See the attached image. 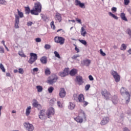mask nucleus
<instances>
[{"label":"nucleus","instance_id":"obj_9","mask_svg":"<svg viewBox=\"0 0 131 131\" xmlns=\"http://www.w3.org/2000/svg\"><path fill=\"white\" fill-rule=\"evenodd\" d=\"M55 114V109L53 107L49 108L47 112L46 115L48 117V118H50L52 116V115H54Z\"/></svg>","mask_w":131,"mask_h":131},{"label":"nucleus","instance_id":"obj_47","mask_svg":"<svg viewBox=\"0 0 131 131\" xmlns=\"http://www.w3.org/2000/svg\"><path fill=\"white\" fill-rule=\"evenodd\" d=\"M90 88H91V85L87 84L85 86V91H89L90 90Z\"/></svg>","mask_w":131,"mask_h":131},{"label":"nucleus","instance_id":"obj_13","mask_svg":"<svg viewBox=\"0 0 131 131\" xmlns=\"http://www.w3.org/2000/svg\"><path fill=\"white\" fill-rule=\"evenodd\" d=\"M55 20L57 22H61L62 21V16L61 14L57 12L54 16Z\"/></svg>","mask_w":131,"mask_h":131},{"label":"nucleus","instance_id":"obj_55","mask_svg":"<svg viewBox=\"0 0 131 131\" xmlns=\"http://www.w3.org/2000/svg\"><path fill=\"white\" fill-rule=\"evenodd\" d=\"M89 78L90 79V80H94V78L93 77V76L92 75H90L89 76Z\"/></svg>","mask_w":131,"mask_h":131},{"label":"nucleus","instance_id":"obj_15","mask_svg":"<svg viewBox=\"0 0 131 131\" xmlns=\"http://www.w3.org/2000/svg\"><path fill=\"white\" fill-rule=\"evenodd\" d=\"M76 79L79 85H81V84L83 83V80L82 79V77L80 76H77L76 77Z\"/></svg>","mask_w":131,"mask_h":131},{"label":"nucleus","instance_id":"obj_40","mask_svg":"<svg viewBox=\"0 0 131 131\" xmlns=\"http://www.w3.org/2000/svg\"><path fill=\"white\" fill-rule=\"evenodd\" d=\"M54 91V87L53 86H50L49 89H48V92L49 93H50V94L53 93V91Z\"/></svg>","mask_w":131,"mask_h":131},{"label":"nucleus","instance_id":"obj_44","mask_svg":"<svg viewBox=\"0 0 131 131\" xmlns=\"http://www.w3.org/2000/svg\"><path fill=\"white\" fill-rule=\"evenodd\" d=\"M0 5H7V1L5 0H0Z\"/></svg>","mask_w":131,"mask_h":131},{"label":"nucleus","instance_id":"obj_14","mask_svg":"<svg viewBox=\"0 0 131 131\" xmlns=\"http://www.w3.org/2000/svg\"><path fill=\"white\" fill-rule=\"evenodd\" d=\"M75 6H79V7L82 9H85V5L84 4V3H82L79 0H75Z\"/></svg>","mask_w":131,"mask_h":131},{"label":"nucleus","instance_id":"obj_16","mask_svg":"<svg viewBox=\"0 0 131 131\" xmlns=\"http://www.w3.org/2000/svg\"><path fill=\"white\" fill-rule=\"evenodd\" d=\"M59 97L60 98H64L66 96V91L64 88H60L59 91Z\"/></svg>","mask_w":131,"mask_h":131},{"label":"nucleus","instance_id":"obj_33","mask_svg":"<svg viewBox=\"0 0 131 131\" xmlns=\"http://www.w3.org/2000/svg\"><path fill=\"white\" fill-rule=\"evenodd\" d=\"M18 55L20 56V57H23V58H26V55L24 54V53L22 51H19Z\"/></svg>","mask_w":131,"mask_h":131},{"label":"nucleus","instance_id":"obj_21","mask_svg":"<svg viewBox=\"0 0 131 131\" xmlns=\"http://www.w3.org/2000/svg\"><path fill=\"white\" fill-rule=\"evenodd\" d=\"M40 60L42 64H47V63H48V58H47L46 56L42 57Z\"/></svg>","mask_w":131,"mask_h":131},{"label":"nucleus","instance_id":"obj_1","mask_svg":"<svg viewBox=\"0 0 131 131\" xmlns=\"http://www.w3.org/2000/svg\"><path fill=\"white\" fill-rule=\"evenodd\" d=\"M74 120L78 122V123H82L83 122V119L86 120V116H85V113L82 110H80L78 111V116L74 118Z\"/></svg>","mask_w":131,"mask_h":131},{"label":"nucleus","instance_id":"obj_23","mask_svg":"<svg viewBox=\"0 0 131 131\" xmlns=\"http://www.w3.org/2000/svg\"><path fill=\"white\" fill-rule=\"evenodd\" d=\"M83 63L84 65L85 66H90V64H91V60L90 59H85L83 61Z\"/></svg>","mask_w":131,"mask_h":131},{"label":"nucleus","instance_id":"obj_49","mask_svg":"<svg viewBox=\"0 0 131 131\" xmlns=\"http://www.w3.org/2000/svg\"><path fill=\"white\" fill-rule=\"evenodd\" d=\"M124 5L127 6L129 4V0H124Z\"/></svg>","mask_w":131,"mask_h":131},{"label":"nucleus","instance_id":"obj_48","mask_svg":"<svg viewBox=\"0 0 131 131\" xmlns=\"http://www.w3.org/2000/svg\"><path fill=\"white\" fill-rule=\"evenodd\" d=\"M81 103H83L84 107H85V106H88V105H89V102L85 101L84 100Z\"/></svg>","mask_w":131,"mask_h":131},{"label":"nucleus","instance_id":"obj_45","mask_svg":"<svg viewBox=\"0 0 131 131\" xmlns=\"http://www.w3.org/2000/svg\"><path fill=\"white\" fill-rule=\"evenodd\" d=\"M41 17L43 20V21H47V19H48V17L47 16H45V15L41 14Z\"/></svg>","mask_w":131,"mask_h":131},{"label":"nucleus","instance_id":"obj_38","mask_svg":"<svg viewBox=\"0 0 131 131\" xmlns=\"http://www.w3.org/2000/svg\"><path fill=\"white\" fill-rule=\"evenodd\" d=\"M51 27L52 29H53V30L56 29V26H55V24H54L53 20L52 21H51Z\"/></svg>","mask_w":131,"mask_h":131},{"label":"nucleus","instance_id":"obj_39","mask_svg":"<svg viewBox=\"0 0 131 131\" xmlns=\"http://www.w3.org/2000/svg\"><path fill=\"white\" fill-rule=\"evenodd\" d=\"M18 73H19V74H24V70L22 68H19L18 69Z\"/></svg>","mask_w":131,"mask_h":131},{"label":"nucleus","instance_id":"obj_54","mask_svg":"<svg viewBox=\"0 0 131 131\" xmlns=\"http://www.w3.org/2000/svg\"><path fill=\"white\" fill-rule=\"evenodd\" d=\"M112 11L113 12H116L117 11V9L116 8V7H113L112 8Z\"/></svg>","mask_w":131,"mask_h":131},{"label":"nucleus","instance_id":"obj_5","mask_svg":"<svg viewBox=\"0 0 131 131\" xmlns=\"http://www.w3.org/2000/svg\"><path fill=\"white\" fill-rule=\"evenodd\" d=\"M30 56L31 57L28 61L30 64H32L33 63H34V62H35V61L37 60V54L33 53H30Z\"/></svg>","mask_w":131,"mask_h":131},{"label":"nucleus","instance_id":"obj_17","mask_svg":"<svg viewBox=\"0 0 131 131\" xmlns=\"http://www.w3.org/2000/svg\"><path fill=\"white\" fill-rule=\"evenodd\" d=\"M15 28H19V18L18 15L15 14Z\"/></svg>","mask_w":131,"mask_h":131},{"label":"nucleus","instance_id":"obj_63","mask_svg":"<svg viewBox=\"0 0 131 131\" xmlns=\"http://www.w3.org/2000/svg\"><path fill=\"white\" fill-rule=\"evenodd\" d=\"M13 72H14V73H17V72H18V70H14Z\"/></svg>","mask_w":131,"mask_h":131},{"label":"nucleus","instance_id":"obj_4","mask_svg":"<svg viewBox=\"0 0 131 131\" xmlns=\"http://www.w3.org/2000/svg\"><path fill=\"white\" fill-rule=\"evenodd\" d=\"M54 40L56 43H59V45H64L65 43V38L63 37L56 36L54 37Z\"/></svg>","mask_w":131,"mask_h":131},{"label":"nucleus","instance_id":"obj_52","mask_svg":"<svg viewBox=\"0 0 131 131\" xmlns=\"http://www.w3.org/2000/svg\"><path fill=\"white\" fill-rule=\"evenodd\" d=\"M36 42H40L41 41V39L40 38H36L35 39Z\"/></svg>","mask_w":131,"mask_h":131},{"label":"nucleus","instance_id":"obj_29","mask_svg":"<svg viewBox=\"0 0 131 131\" xmlns=\"http://www.w3.org/2000/svg\"><path fill=\"white\" fill-rule=\"evenodd\" d=\"M126 45L124 43H123L121 45L120 47L121 51H125V50H126Z\"/></svg>","mask_w":131,"mask_h":131},{"label":"nucleus","instance_id":"obj_43","mask_svg":"<svg viewBox=\"0 0 131 131\" xmlns=\"http://www.w3.org/2000/svg\"><path fill=\"white\" fill-rule=\"evenodd\" d=\"M99 51H100V55H101V56H103V57H105V56H106V53L103 52V50L100 49Z\"/></svg>","mask_w":131,"mask_h":131},{"label":"nucleus","instance_id":"obj_57","mask_svg":"<svg viewBox=\"0 0 131 131\" xmlns=\"http://www.w3.org/2000/svg\"><path fill=\"white\" fill-rule=\"evenodd\" d=\"M76 21H77V22H78V23H79L80 24H81V20L79 19L78 18H76Z\"/></svg>","mask_w":131,"mask_h":131},{"label":"nucleus","instance_id":"obj_35","mask_svg":"<svg viewBox=\"0 0 131 131\" xmlns=\"http://www.w3.org/2000/svg\"><path fill=\"white\" fill-rule=\"evenodd\" d=\"M54 54L55 57H56V58H58V59H61V56H60V54H59L58 52L54 51Z\"/></svg>","mask_w":131,"mask_h":131},{"label":"nucleus","instance_id":"obj_19","mask_svg":"<svg viewBox=\"0 0 131 131\" xmlns=\"http://www.w3.org/2000/svg\"><path fill=\"white\" fill-rule=\"evenodd\" d=\"M112 101L114 105H116V104H118V97H117L116 95H114L112 98Z\"/></svg>","mask_w":131,"mask_h":131},{"label":"nucleus","instance_id":"obj_56","mask_svg":"<svg viewBox=\"0 0 131 131\" xmlns=\"http://www.w3.org/2000/svg\"><path fill=\"white\" fill-rule=\"evenodd\" d=\"M32 24H33V23L31 21H29L27 23L28 26H31V25H32Z\"/></svg>","mask_w":131,"mask_h":131},{"label":"nucleus","instance_id":"obj_30","mask_svg":"<svg viewBox=\"0 0 131 131\" xmlns=\"http://www.w3.org/2000/svg\"><path fill=\"white\" fill-rule=\"evenodd\" d=\"M36 89L38 93H41V92H42V90H43L42 86L40 85H38V86H36Z\"/></svg>","mask_w":131,"mask_h":131},{"label":"nucleus","instance_id":"obj_37","mask_svg":"<svg viewBox=\"0 0 131 131\" xmlns=\"http://www.w3.org/2000/svg\"><path fill=\"white\" fill-rule=\"evenodd\" d=\"M79 41H80L82 45H84V46H86V41L82 39H79Z\"/></svg>","mask_w":131,"mask_h":131},{"label":"nucleus","instance_id":"obj_7","mask_svg":"<svg viewBox=\"0 0 131 131\" xmlns=\"http://www.w3.org/2000/svg\"><path fill=\"white\" fill-rule=\"evenodd\" d=\"M101 95L104 97L105 100H109L110 99V96H111V94L108 92L106 90H104L101 91Z\"/></svg>","mask_w":131,"mask_h":131},{"label":"nucleus","instance_id":"obj_32","mask_svg":"<svg viewBox=\"0 0 131 131\" xmlns=\"http://www.w3.org/2000/svg\"><path fill=\"white\" fill-rule=\"evenodd\" d=\"M45 74L46 75H50V74H51V71L50 70V69L47 68L45 70Z\"/></svg>","mask_w":131,"mask_h":131},{"label":"nucleus","instance_id":"obj_53","mask_svg":"<svg viewBox=\"0 0 131 131\" xmlns=\"http://www.w3.org/2000/svg\"><path fill=\"white\" fill-rule=\"evenodd\" d=\"M78 57H79V55H74L72 57V59H73V60H74V59H76V58H78Z\"/></svg>","mask_w":131,"mask_h":131},{"label":"nucleus","instance_id":"obj_3","mask_svg":"<svg viewBox=\"0 0 131 131\" xmlns=\"http://www.w3.org/2000/svg\"><path fill=\"white\" fill-rule=\"evenodd\" d=\"M59 78L58 76L55 74H52L50 76H49L47 80V83L49 84H54L55 82H57Z\"/></svg>","mask_w":131,"mask_h":131},{"label":"nucleus","instance_id":"obj_8","mask_svg":"<svg viewBox=\"0 0 131 131\" xmlns=\"http://www.w3.org/2000/svg\"><path fill=\"white\" fill-rule=\"evenodd\" d=\"M126 91H127V90L126 88L122 87L120 89V93L122 95V96H123V95H126V96L128 97V98L129 99L128 102H129V99L130 98V95H129V93Z\"/></svg>","mask_w":131,"mask_h":131},{"label":"nucleus","instance_id":"obj_11","mask_svg":"<svg viewBox=\"0 0 131 131\" xmlns=\"http://www.w3.org/2000/svg\"><path fill=\"white\" fill-rule=\"evenodd\" d=\"M25 127L26 128L27 130L32 131L34 129L33 125L29 123H25L24 124Z\"/></svg>","mask_w":131,"mask_h":131},{"label":"nucleus","instance_id":"obj_12","mask_svg":"<svg viewBox=\"0 0 131 131\" xmlns=\"http://www.w3.org/2000/svg\"><path fill=\"white\" fill-rule=\"evenodd\" d=\"M110 121V119L108 117H104L102 118V120L100 122L101 125H106Z\"/></svg>","mask_w":131,"mask_h":131},{"label":"nucleus","instance_id":"obj_25","mask_svg":"<svg viewBox=\"0 0 131 131\" xmlns=\"http://www.w3.org/2000/svg\"><path fill=\"white\" fill-rule=\"evenodd\" d=\"M120 17L122 20H123V21H127V18H126V17L125 16V14L124 13H121L120 14Z\"/></svg>","mask_w":131,"mask_h":131},{"label":"nucleus","instance_id":"obj_22","mask_svg":"<svg viewBox=\"0 0 131 131\" xmlns=\"http://www.w3.org/2000/svg\"><path fill=\"white\" fill-rule=\"evenodd\" d=\"M80 32L82 36H83L84 37L85 35H86V31H85V29H84V28L82 27L81 28Z\"/></svg>","mask_w":131,"mask_h":131},{"label":"nucleus","instance_id":"obj_58","mask_svg":"<svg viewBox=\"0 0 131 131\" xmlns=\"http://www.w3.org/2000/svg\"><path fill=\"white\" fill-rule=\"evenodd\" d=\"M39 118H40V119H42L45 118V116L43 115H39Z\"/></svg>","mask_w":131,"mask_h":131},{"label":"nucleus","instance_id":"obj_36","mask_svg":"<svg viewBox=\"0 0 131 131\" xmlns=\"http://www.w3.org/2000/svg\"><path fill=\"white\" fill-rule=\"evenodd\" d=\"M33 106L34 107H37L39 106H40V104H39L38 103L35 101L34 103H33Z\"/></svg>","mask_w":131,"mask_h":131},{"label":"nucleus","instance_id":"obj_50","mask_svg":"<svg viewBox=\"0 0 131 131\" xmlns=\"http://www.w3.org/2000/svg\"><path fill=\"white\" fill-rule=\"evenodd\" d=\"M74 100H77L78 99V95L77 94H74L73 95Z\"/></svg>","mask_w":131,"mask_h":131},{"label":"nucleus","instance_id":"obj_27","mask_svg":"<svg viewBox=\"0 0 131 131\" xmlns=\"http://www.w3.org/2000/svg\"><path fill=\"white\" fill-rule=\"evenodd\" d=\"M75 107V105L74 104V103L72 102L70 103V105L69 106V109H70L71 110H73Z\"/></svg>","mask_w":131,"mask_h":131},{"label":"nucleus","instance_id":"obj_60","mask_svg":"<svg viewBox=\"0 0 131 131\" xmlns=\"http://www.w3.org/2000/svg\"><path fill=\"white\" fill-rule=\"evenodd\" d=\"M75 51H76L77 53H79V49H78L77 47L75 48Z\"/></svg>","mask_w":131,"mask_h":131},{"label":"nucleus","instance_id":"obj_20","mask_svg":"<svg viewBox=\"0 0 131 131\" xmlns=\"http://www.w3.org/2000/svg\"><path fill=\"white\" fill-rule=\"evenodd\" d=\"M78 100L80 103L83 102V101H84V96H83V94H80L78 96Z\"/></svg>","mask_w":131,"mask_h":131},{"label":"nucleus","instance_id":"obj_10","mask_svg":"<svg viewBox=\"0 0 131 131\" xmlns=\"http://www.w3.org/2000/svg\"><path fill=\"white\" fill-rule=\"evenodd\" d=\"M68 74H69V68H65L62 72L59 73V75L61 77H65Z\"/></svg>","mask_w":131,"mask_h":131},{"label":"nucleus","instance_id":"obj_61","mask_svg":"<svg viewBox=\"0 0 131 131\" xmlns=\"http://www.w3.org/2000/svg\"><path fill=\"white\" fill-rule=\"evenodd\" d=\"M123 131H130V130L128 129V128L126 127H124L123 128Z\"/></svg>","mask_w":131,"mask_h":131},{"label":"nucleus","instance_id":"obj_51","mask_svg":"<svg viewBox=\"0 0 131 131\" xmlns=\"http://www.w3.org/2000/svg\"><path fill=\"white\" fill-rule=\"evenodd\" d=\"M127 32L128 33L129 36L131 37V30L130 29H127Z\"/></svg>","mask_w":131,"mask_h":131},{"label":"nucleus","instance_id":"obj_24","mask_svg":"<svg viewBox=\"0 0 131 131\" xmlns=\"http://www.w3.org/2000/svg\"><path fill=\"white\" fill-rule=\"evenodd\" d=\"M31 112V106H29L26 109V115H27V116H28V115L30 114Z\"/></svg>","mask_w":131,"mask_h":131},{"label":"nucleus","instance_id":"obj_18","mask_svg":"<svg viewBox=\"0 0 131 131\" xmlns=\"http://www.w3.org/2000/svg\"><path fill=\"white\" fill-rule=\"evenodd\" d=\"M78 71L76 69H73L70 71L69 73V74L71 75V76H74L77 74Z\"/></svg>","mask_w":131,"mask_h":131},{"label":"nucleus","instance_id":"obj_59","mask_svg":"<svg viewBox=\"0 0 131 131\" xmlns=\"http://www.w3.org/2000/svg\"><path fill=\"white\" fill-rule=\"evenodd\" d=\"M33 71L34 72H37V71H38V68H34V69H33Z\"/></svg>","mask_w":131,"mask_h":131},{"label":"nucleus","instance_id":"obj_64","mask_svg":"<svg viewBox=\"0 0 131 131\" xmlns=\"http://www.w3.org/2000/svg\"><path fill=\"white\" fill-rule=\"evenodd\" d=\"M128 53L129 54H131V49H129V50H128Z\"/></svg>","mask_w":131,"mask_h":131},{"label":"nucleus","instance_id":"obj_26","mask_svg":"<svg viewBox=\"0 0 131 131\" xmlns=\"http://www.w3.org/2000/svg\"><path fill=\"white\" fill-rule=\"evenodd\" d=\"M31 13V10H30V8L29 7H25V14L26 15H29Z\"/></svg>","mask_w":131,"mask_h":131},{"label":"nucleus","instance_id":"obj_62","mask_svg":"<svg viewBox=\"0 0 131 131\" xmlns=\"http://www.w3.org/2000/svg\"><path fill=\"white\" fill-rule=\"evenodd\" d=\"M6 76L9 77H11V74H10V73H6Z\"/></svg>","mask_w":131,"mask_h":131},{"label":"nucleus","instance_id":"obj_28","mask_svg":"<svg viewBox=\"0 0 131 131\" xmlns=\"http://www.w3.org/2000/svg\"><path fill=\"white\" fill-rule=\"evenodd\" d=\"M17 14L19 18H23L24 17V14H23V13L21 11H19V9H17Z\"/></svg>","mask_w":131,"mask_h":131},{"label":"nucleus","instance_id":"obj_2","mask_svg":"<svg viewBox=\"0 0 131 131\" xmlns=\"http://www.w3.org/2000/svg\"><path fill=\"white\" fill-rule=\"evenodd\" d=\"M40 12H41V4L39 2L35 3L34 9L31 10V15L38 16V13H40Z\"/></svg>","mask_w":131,"mask_h":131},{"label":"nucleus","instance_id":"obj_34","mask_svg":"<svg viewBox=\"0 0 131 131\" xmlns=\"http://www.w3.org/2000/svg\"><path fill=\"white\" fill-rule=\"evenodd\" d=\"M0 69L3 71V72H6V69H5V67H4L3 63H0Z\"/></svg>","mask_w":131,"mask_h":131},{"label":"nucleus","instance_id":"obj_42","mask_svg":"<svg viewBox=\"0 0 131 131\" xmlns=\"http://www.w3.org/2000/svg\"><path fill=\"white\" fill-rule=\"evenodd\" d=\"M57 104L58 105V107H59V108H62V107H63V104H62V103L59 101H57Z\"/></svg>","mask_w":131,"mask_h":131},{"label":"nucleus","instance_id":"obj_46","mask_svg":"<svg viewBox=\"0 0 131 131\" xmlns=\"http://www.w3.org/2000/svg\"><path fill=\"white\" fill-rule=\"evenodd\" d=\"M0 53L1 54H4V53H5V49H4L3 47L0 46Z\"/></svg>","mask_w":131,"mask_h":131},{"label":"nucleus","instance_id":"obj_41","mask_svg":"<svg viewBox=\"0 0 131 131\" xmlns=\"http://www.w3.org/2000/svg\"><path fill=\"white\" fill-rule=\"evenodd\" d=\"M45 49H46V50H50V49H51V45L49 44H46L45 45Z\"/></svg>","mask_w":131,"mask_h":131},{"label":"nucleus","instance_id":"obj_6","mask_svg":"<svg viewBox=\"0 0 131 131\" xmlns=\"http://www.w3.org/2000/svg\"><path fill=\"white\" fill-rule=\"evenodd\" d=\"M111 73L113 75L116 82H119L120 81V75L118 74L117 72L112 71Z\"/></svg>","mask_w":131,"mask_h":131},{"label":"nucleus","instance_id":"obj_31","mask_svg":"<svg viewBox=\"0 0 131 131\" xmlns=\"http://www.w3.org/2000/svg\"><path fill=\"white\" fill-rule=\"evenodd\" d=\"M108 14L110 16H111V17H112L114 19H116V20L118 19V17L112 12H109Z\"/></svg>","mask_w":131,"mask_h":131}]
</instances>
